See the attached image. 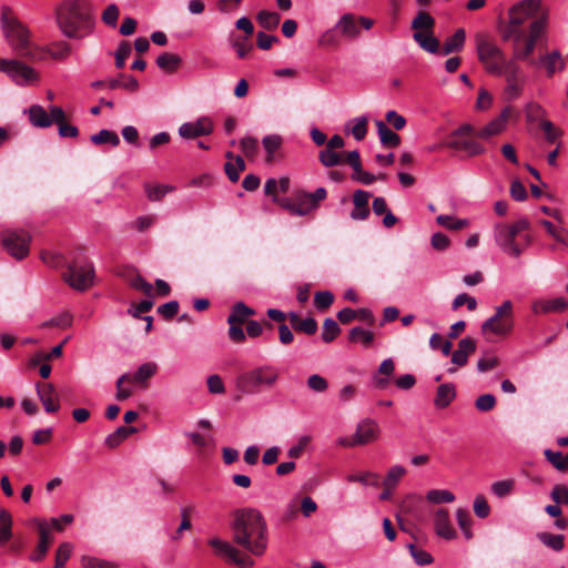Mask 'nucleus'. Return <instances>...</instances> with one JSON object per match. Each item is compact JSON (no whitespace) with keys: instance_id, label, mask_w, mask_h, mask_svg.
Masks as SVG:
<instances>
[{"instance_id":"1","label":"nucleus","mask_w":568,"mask_h":568,"mask_svg":"<svg viewBox=\"0 0 568 568\" xmlns=\"http://www.w3.org/2000/svg\"><path fill=\"white\" fill-rule=\"evenodd\" d=\"M233 541L254 556H262L267 547L266 523L254 508H242L233 514Z\"/></svg>"},{"instance_id":"2","label":"nucleus","mask_w":568,"mask_h":568,"mask_svg":"<svg viewBox=\"0 0 568 568\" xmlns=\"http://www.w3.org/2000/svg\"><path fill=\"white\" fill-rule=\"evenodd\" d=\"M55 23L69 39H82L93 29V17L88 0H67L55 9Z\"/></svg>"},{"instance_id":"3","label":"nucleus","mask_w":568,"mask_h":568,"mask_svg":"<svg viewBox=\"0 0 568 568\" xmlns=\"http://www.w3.org/2000/svg\"><path fill=\"white\" fill-rule=\"evenodd\" d=\"M0 22L7 42L19 57L30 61H39L44 58V49L31 41L29 29L14 16L11 8L2 7Z\"/></svg>"},{"instance_id":"4","label":"nucleus","mask_w":568,"mask_h":568,"mask_svg":"<svg viewBox=\"0 0 568 568\" xmlns=\"http://www.w3.org/2000/svg\"><path fill=\"white\" fill-rule=\"evenodd\" d=\"M373 24L374 21L369 18L345 13L333 28L322 33L318 44L324 48L337 49L341 45L342 39L354 41L359 38L362 29L369 30Z\"/></svg>"},{"instance_id":"5","label":"nucleus","mask_w":568,"mask_h":568,"mask_svg":"<svg viewBox=\"0 0 568 568\" xmlns=\"http://www.w3.org/2000/svg\"><path fill=\"white\" fill-rule=\"evenodd\" d=\"M540 1L539 0H524L509 10V22L501 30V36L505 41L510 39H524L526 33L529 32V22L541 17H546L539 13Z\"/></svg>"},{"instance_id":"6","label":"nucleus","mask_w":568,"mask_h":568,"mask_svg":"<svg viewBox=\"0 0 568 568\" xmlns=\"http://www.w3.org/2000/svg\"><path fill=\"white\" fill-rule=\"evenodd\" d=\"M278 376V371L271 365L256 366L236 377V388L244 394H257L273 387Z\"/></svg>"},{"instance_id":"7","label":"nucleus","mask_w":568,"mask_h":568,"mask_svg":"<svg viewBox=\"0 0 568 568\" xmlns=\"http://www.w3.org/2000/svg\"><path fill=\"white\" fill-rule=\"evenodd\" d=\"M547 17L537 18L529 22V32L524 39H511L514 41L511 60L525 61L530 65H537V61L531 58L535 51L537 40L545 31Z\"/></svg>"},{"instance_id":"8","label":"nucleus","mask_w":568,"mask_h":568,"mask_svg":"<svg viewBox=\"0 0 568 568\" xmlns=\"http://www.w3.org/2000/svg\"><path fill=\"white\" fill-rule=\"evenodd\" d=\"M62 277L72 288L87 291L94 283V266L82 256L70 258Z\"/></svg>"},{"instance_id":"9","label":"nucleus","mask_w":568,"mask_h":568,"mask_svg":"<svg viewBox=\"0 0 568 568\" xmlns=\"http://www.w3.org/2000/svg\"><path fill=\"white\" fill-rule=\"evenodd\" d=\"M477 57L485 70L490 74L500 73L509 59H506L504 51L490 40L477 38Z\"/></svg>"},{"instance_id":"10","label":"nucleus","mask_w":568,"mask_h":568,"mask_svg":"<svg viewBox=\"0 0 568 568\" xmlns=\"http://www.w3.org/2000/svg\"><path fill=\"white\" fill-rule=\"evenodd\" d=\"M326 196L327 192L324 187H318L313 193L298 191L293 199L281 201V205L294 215L304 216L316 209Z\"/></svg>"},{"instance_id":"11","label":"nucleus","mask_w":568,"mask_h":568,"mask_svg":"<svg viewBox=\"0 0 568 568\" xmlns=\"http://www.w3.org/2000/svg\"><path fill=\"white\" fill-rule=\"evenodd\" d=\"M474 138H476L474 126L464 124L450 133L445 146L456 151H465L470 156L483 154L485 148L476 142Z\"/></svg>"},{"instance_id":"12","label":"nucleus","mask_w":568,"mask_h":568,"mask_svg":"<svg viewBox=\"0 0 568 568\" xmlns=\"http://www.w3.org/2000/svg\"><path fill=\"white\" fill-rule=\"evenodd\" d=\"M514 327L513 303L505 301L500 306L496 307L495 314L481 324L484 334L490 332L496 335L506 336Z\"/></svg>"},{"instance_id":"13","label":"nucleus","mask_w":568,"mask_h":568,"mask_svg":"<svg viewBox=\"0 0 568 568\" xmlns=\"http://www.w3.org/2000/svg\"><path fill=\"white\" fill-rule=\"evenodd\" d=\"M500 73H496L497 77H504L506 87L504 93L507 100H515L523 93V88L526 83V75L515 60L509 59L508 62L500 69Z\"/></svg>"},{"instance_id":"14","label":"nucleus","mask_w":568,"mask_h":568,"mask_svg":"<svg viewBox=\"0 0 568 568\" xmlns=\"http://www.w3.org/2000/svg\"><path fill=\"white\" fill-rule=\"evenodd\" d=\"M529 223L526 219L517 221L514 225H497L496 240L499 246H508L509 248H519L521 242L518 237H524L527 244L529 242V234L527 233Z\"/></svg>"},{"instance_id":"15","label":"nucleus","mask_w":568,"mask_h":568,"mask_svg":"<svg viewBox=\"0 0 568 568\" xmlns=\"http://www.w3.org/2000/svg\"><path fill=\"white\" fill-rule=\"evenodd\" d=\"M255 315V310L247 306L243 302H236L227 316L229 337L234 343H243L246 339V335L242 328L243 324H246L250 316Z\"/></svg>"},{"instance_id":"16","label":"nucleus","mask_w":568,"mask_h":568,"mask_svg":"<svg viewBox=\"0 0 568 568\" xmlns=\"http://www.w3.org/2000/svg\"><path fill=\"white\" fill-rule=\"evenodd\" d=\"M0 72L6 73L18 85H30L39 80L34 69L14 59L0 60Z\"/></svg>"},{"instance_id":"17","label":"nucleus","mask_w":568,"mask_h":568,"mask_svg":"<svg viewBox=\"0 0 568 568\" xmlns=\"http://www.w3.org/2000/svg\"><path fill=\"white\" fill-rule=\"evenodd\" d=\"M209 545L214 549L217 556L225 558L240 568H250L254 565V561L250 556L242 554L229 541L222 540L220 538H211L209 540Z\"/></svg>"},{"instance_id":"18","label":"nucleus","mask_w":568,"mask_h":568,"mask_svg":"<svg viewBox=\"0 0 568 568\" xmlns=\"http://www.w3.org/2000/svg\"><path fill=\"white\" fill-rule=\"evenodd\" d=\"M214 130V124L209 116H201L194 122H185L179 128V134L183 139H196L199 136L210 135Z\"/></svg>"},{"instance_id":"19","label":"nucleus","mask_w":568,"mask_h":568,"mask_svg":"<svg viewBox=\"0 0 568 568\" xmlns=\"http://www.w3.org/2000/svg\"><path fill=\"white\" fill-rule=\"evenodd\" d=\"M513 114V108L506 106L501 113L479 130H475L476 138L488 140L491 136L500 134L505 129L509 118Z\"/></svg>"},{"instance_id":"20","label":"nucleus","mask_w":568,"mask_h":568,"mask_svg":"<svg viewBox=\"0 0 568 568\" xmlns=\"http://www.w3.org/2000/svg\"><path fill=\"white\" fill-rule=\"evenodd\" d=\"M433 525L438 537L446 540H453L457 537V531L452 525L449 513L446 508H437L434 511Z\"/></svg>"},{"instance_id":"21","label":"nucleus","mask_w":568,"mask_h":568,"mask_svg":"<svg viewBox=\"0 0 568 568\" xmlns=\"http://www.w3.org/2000/svg\"><path fill=\"white\" fill-rule=\"evenodd\" d=\"M37 394L47 413H57L60 409L59 395L51 383L38 382Z\"/></svg>"},{"instance_id":"22","label":"nucleus","mask_w":568,"mask_h":568,"mask_svg":"<svg viewBox=\"0 0 568 568\" xmlns=\"http://www.w3.org/2000/svg\"><path fill=\"white\" fill-rule=\"evenodd\" d=\"M379 432V426L375 420L371 418L363 419L356 427V432L354 434L355 443H358L359 445L373 443L378 438Z\"/></svg>"},{"instance_id":"23","label":"nucleus","mask_w":568,"mask_h":568,"mask_svg":"<svg viewBox=\"0 0 568 568\" xmlns=\"http://www.w3.org/2000/svg\"><path fill=\"white\" fill-rule=\"evenodd\" d=\"M4 248H29L32 244L31 235L26 231H4L1 235Z\"/></svg>"},{"instance_id":"24","label":"nucleus","mask_w":568,"mask_h":568,"mask_svg":"<svg viewBox=\"0 0 568 568\" xmlns=\"http://www.w3.org/2000/svg\"><path fill=\"white\" fill-rule=\"evenodd\" d=\"M476 341L470 337L462 338L458 342L457 349L452 353V363L457 367H464L468 363V357L476 352Z\"/></svg>"},{"instance_id":"25","label":"nucleus","mask_w":568,"mask_h":568,"mask_svg":"<svg viewBox=\"0 0 568 568\" xmlns=\"http://www.w3.org/2000/svg\"><path fill=\"white\" fill-rule=\"evenodd\" d=\"M568 308V301L564 297L552 300H535L531 303V311L534 314H547L551 312H562Z\"/></svg>"},{"instance_id":"26","label":"nucleus","mask_w":568,"mask_h":568,"mask_svg":"<svg viewBox=\"0 0 568 568\" xmlns=\"http://www.w3.org/2000/svg\"><path fill=\"white\" fill-rule=\"evenodd\" d=\"M38 534H39V544L34 550V552L30 556V559L32 561H41L45 557V555L49 550V547L51 545V541H52L50 529L44 521L39 523Z\"/></svg>"},{"instance_id":"27","label":"nucleus","mask_w":568,"mask_h":568,"mask_svg":"<svg viewBox=\"0 0 568 568\" xmlns=\"http://www.w3.org/2000/svg\"><path fill=\"white\" fill-rule=\"evenodd\" d=\"M51 115L53 116L54 123L58 125L59 134L62 138H75L79 134L77 126L65 121V113L62 108L58 105L51 106Z\"/></svg>"},{"instance_id":"28","label":"nucleus","mask_w":568,"mask_h":568,"mask_svg":"<svg viewBox=\"0 0 568 568\" xmlns=\"http://www.w3.org/2000/svg\"><path fill=\"white\" fill-rule=\"evenodd\" d=\"M288 321L293 329L307 335H313L317 331V322L313 317L302 318L297 313H288Z\"/></svg>"},{"instance_id":"29","label":"nucleus","mask_w":568,"mask_h":568,"mask_svg":"<svg viewBox=\"0 0 568 568\" xmlns=\"http://www.w3.org/2000/svg\"><path fill=\"white\" fill-rule=\"evenodd\" d=\"M29 121L33 126L37 128H49L54 123L51 112L48 113L41 105H31L28 110Z\"/></svg>"},{"instance_id":"30","label":"nucleus","mask_w":568,"mask_h":568,"mask_svg":"<svg viewBox=\"0 0 568 568\" xmlns=\"http://www.w3.org/2000/svg\"><path fill=\"white\" fill-rule=\"evenodd\" d=\"M565 59L559 51H552L540 57L539 63L546 68L548 77H552L555 72L565 69Z\"/></svg>"},{"instance_id":"31","label":"nucleus","mask_w":568,"mask_h":568,"mask_svg":"<svg viewBox=\"0 0 568 568\" xmlns=\"http://www.w3.org/2000/svg\"><path fill=\"white\" fill-rule=\"evenodd\" d=\"M158 366L155 363L148 362L142 364L134 374H129L130 383L146 387L148 381L154 376Z\"/></svg>"},{"instance_id":"32","label":"nucleus","mask_w":568,"mask_h":568,"mask_svg":"<svg viewBox=\"0 0 568 568\" xmlns=\"http://www.w3.org/2000/svg\"><path fill=\"white\" fill-rule=\"evenodd\" d=\"M456 397L455 386L450 383L442 384L436 390L434 405L437 408H446Z\"/></svg>"},{"instance_id":"33","label":"nucleus","mask_w":568,"mask_h":568,"mask_svg":"<svg viewBox=\"0 0 568 568\" xmlns=\"http://www.w3.org/2000/svg\"><path fill=\"white\" fill-rule=\"evenodd\" d=\"M413 39L418 45L426 52L438 53L440 43L434 36V31L430 32H414Z\"/></svg>"},{"instance_id":"34","label":"nucleus","mask_w":568,"mask_h":568,"mask_svg":"<svg viewBox=\"0 0 568 568\" xmlns=\"http://www.w3.org/2000/svg\"><path fill=\"white\" fill-rule=\"evenodd\" d=\"M379 140L387 148H396L400 144V136L392 131L383 121L375 122Z\"/></svg>"},{"instance_id":"35","label":"nucleus","mask_w":568,"mask_h":568,"mask_svg":"<svg viewBox=\"0 0 568 568\" xmlns=\"http://www.w3.org/2000/svg\"><path fill=\"white\" fill-rule=\"evenodd\" d=\"M466 33L464 29H457L455 33L447 38L444 47H443V54L448 55L454 52H459L465 44Z\"/></svg>"},{"instance_id":"36","label":"nucleus","mask_w":568,"mask_h":568,"mask_svg":"<svg viewBox=\"0 0 568 568\" xmlns=\"http://www.w3.org/2000/svg\"><path fill=\"white\" fill-rule=\"evenodd\" d=\"M136 432L138 429L133 426H120L105 438L104 444L106 447L113 449L118 447L122 442H124L130 435L135 434Z\"/></svg>"},{"instance_id":"37","label":"nucleus","mask_w":568,"mask_h":568,"mask_svg":"<svg viewBox=\"0 0 568 568\" xmlns=\"http://www.w3.org/2000/svg\"><path fill=\"white\" fill-rule=\"evenodd\" d=\"M375 334L371 331L364 329L361 326H355L348 332V341L351 343H361L364 347H371L374 343Z\"/></svg>"},{"instance_id":"38","label":"nucleus","mask_w":568,"mask_h":568,"mask_svg":"<svg viewBox=\"0 0 568 568\" xmlns=\"http://www.w3.org/2000/svg\"><path fill=\"white\" fill-rule=\"evenodd\" d=\"M230 40L233 49L235 50L240 59H245L248 55V53L253 50L251 38H247V36H236L234 33H231Z\"/></svg>"},{"instance_id":"39","label":"nucleus","mask_w":568,"mask_h":568,"mask_svg":"<svg viewBox=\"0 0 568 568\" xmlns=\"http://www.w3.org/2000/svg\"><path fill=\"white\" fill-rule=\"evenodd\" d=\"M318 160L323 166L333 168L343 164L344 153L325 146L320 151Z\"/></svg>"},{"instance_id":"40","label":"nucleus","mask_w":568,"mask_h":568,"mask_svg":"<svg viewBox=\"0 0 568 568\" xmlns=\"http://www.w3.org/2000/svg\"><path fill=\"white\" fill-rule=\"evenodd\" d=\"M435 19L426 11H419L412 21V29L415 32L434 31Z\"/></svg>"},{"instance_id":"41","label":"nucleus","mask_w":568,"mask_h":568,"mask_svg":"<svg viewBox=\"0 0 568 568\" xmlns=\"http://www.w3.org/2000/svg\"><path fill=\"white\" fill-rule=\"evenodd\" d=\"M182 60L175 53L163 52L156 59L158 67L169 73H173L181 65Z\"/></svg>"},{"instance_id":"42","label":"nucleus","mask_w":568,"mask_h":568,"mask_svg":"<svg viewBox=\"0 0 568 568\" xmlns=\"http://www.w3.org/2000/svg\"><path fill=\"white\" fill-rule=\"evenodd\" d=\"M40 258L44 264L55 268L65 267L70 260L60 251H41Z\"/></svg>"},{"instance_id":"43","label":"nucleus","mask_w":568,"mask_h":568,"mask_svg":"<svg viewBox=\"0 0 568 568\" xmlns=\"http://www.w3.org/2000/svg\"><path fill=\"white\" fill-rule=\"evenodd\" d=\"M544 455L547 462L550 463L558 471H568V453L564 455L561 452L545 449Z\"/></svg>"},{"instance_id":"44","label":"nucleus","mask_w":568,"mask_h":568,"mask_svg":"<svg viewBox=\"0 0 568 568\" xmlns=\"http://www.w3.org/2000/svg\"><path fill=\"white\" fill-rule=\"evenodd\" d=\"M262 143L267 153L266 162L272 163L274 161L275 152L277 150H280V148L283 144V139L278 134H271V135L264 136L262 140Z\"/></svg>"},{"instance_id":"45","label":"nucleus","mask_w":568,"mask_h":568,"mask_svg":"<svg viewBox=\"0 0 568 568\" xmlns=\"http://www.w3.org/2000/svg\"><path fill=\"white\" fill-rule=\"evenodd\" d=\"M256 20L264 29L275 30L281 21V16L275 11L261 10Z\"/></svg>"},{"instance_id":"46","label":"nucleus","mask_w":568,"mask_h":568,"mask_svg":"<svg viewBox=\"0 0 568 568\" xmlns=\"http://www.w3.org/2000/svg\"><path fill=\"white\" fill-rule=\"evenodd\" d=\"M90 140L95 145L109 143L113 146H118L120 144V139L118 134L114 131H110L106 129H103L99 131L97 134L91 135Z\"/></svg>"},{"instance_id":"47","label":"nucleus","mask_w":568,"mask_h":568,"mask_svg":"<svg viewBox=\"0 0 568 568\" xmlns=\"http://www.w3.org/2000/svg\"><path fill=\"white\" fill-rule=\"evenodd\" d=\"M406 469L400 465L392 466L384 480L382 481L383 486H388V488L395 489L399 480L405 476Z\"/></svg>"},{"instance_id":"48","label":"nucleus","mask_w":568,"mask_h":568,"mask_svg":"<svg viewBox=\"0 0 568 568\" xmlns=\"http://www.w3.org/2000/svg\"><path fill=\"white\" fill-rule=\"evenodd\" d=\"M537 537L544 545H546L547 547H549L556 551H560L565 546V544H564L565 537L562 535H554L550 532H539L537 535Z\"/></svg>"},{"instance_id":"49","label":"nucleus","mask_w":568,"mask_h":568,"mask_svg":"<svg viewBox=\"0 0 568 568\" xmlns=\"http://www.w3.org/2000/svg\"><path fill=\"white\" fill-rule=\"evenodd\" d=\"M426 499L433 504L453 503L455 495L446 489H432L427 493Z\"/></svg>"},{"instance_id":"50","label":"nucleus","mask_w":568,"mask_h":568,"mask_svg":"<svg viewBox=\"0 0 568 568\" xmlns=\"http://www.w3.org/2000/svg\"><path fill=\"white\" fill-rule=\"evenodd\" d=\"M341 333V328L338 324L332 320L326 318L323 322V333H322V339L325 343H332Z\"/></svg>"},{"instance_id":"51","label":"nucleus","mask_w":568,"mask_h":568,"mask_svg":"<svg viewBox=\"0 0 568 568\" xmlns=\"http://www.w3.org/2000/svg\"><path fill=\"white\" fill-rule=\"evenodd\" d=\"M408 550H409L410 556L413 557L414 561L418 566L430 565L433 562V560H434L433 556L429 552H427L426 550L419 548L415 544H409L408 545Z\"/></svg>"},{"instance_id":"52","label":"nucleus","mask_w":568,"mask_h":568,"mask_svg":"<svg viewBox=\"0 0 568 568\" xmlns=\"http://www.w3.org/2000/svg\"><path fill=\"white\" fill-rule=\"evenodd\" d=\"M456 519L465 537L470 539L473 537V532L470 530L471 517L469 511L465 508H458L456 511Z\"/></svg>"},{"instance_id":"53","label":"nucleus","mask_w":568,"mask_h":568,"mask_svg":"<svg viewBox=\"0 0 568 568\" xmlns=\"http://www.w3.org/2000/svg\"><path fill=\"white\" fill-rule=\"evenodd\" d=\"M144 189H145V193H146V196L150 201L152 202H156V201H160L162 200V197L171 192L173 189L169 185H161V184H158V185H152L150 183H146L144 185Z\"/></svg>"},{"instance_id":"54","label":"nucleus","mask_w":568,"mask_h":568,"mask_svg":"<svg viewBox=\"0 0 568 568\" xmlns=\"http://www.w3.org/2000/svg\"><path fill=\"white\" fill-rule=\"evenodd\" d=\"M354 124L351 128V133L355 140L362 141L367 134L368 119L366 116H359L352 121Z\"/></svg>"},{"instance_id":"55","label":"nucleus","mask_w":568,"mask_h":568,"mask_svg":"<svg viewBox=\"0 0 568 568\" xmlns=\"http://www.w3.org/2000/svg\"><path fill=\"white\" fill-rule=\"evenodd\" d=\"M73 546L70 542H62L55 552V564L53 568H64V565L69 560Z\"/></svg>"},{"instance_id":"56","label":"nucleus","mask_w":568,"mask_h":568,"mask_svg":"<svg viewBox=\"0 0 568 568\" xmlns=\"http://www.w3.org/2000/svg\"><path fill=\"white\" fill-rule=\"evenodd\" d=\"M72 324V315L69 312H64L57 317L45 321L41 324V327H59L67 328Z\"/></svg>"},{"instance_id":"57","label":"nucleus","mask_w":568,"mask_h":568,"mask_svg":"<svg viewBox=\"0 0 568 568\" xmlns=\"http://www.w3.org/2000/svg\"><path fill=\"white\" fill-rule=\"evenodd\" d=\"M124 384H131L130 383V378H129V374L121 375L116 379V383H115V386H116L115 398L118 400H120V402H123V400L128 399L133 394L132 389L126 388V387L123 386Z\"/></svg>"},{"instance_id":"58","label":"nucleus","mask_w":568,"mask_h":568,"mask_svg":"<svg viewBox=\"0 0 568 568\" xmlns=\"http://www.w3.org/2000/svg\"><path fill=\"white\" fill-rule=\"evenodd\" d=\"M334 302V295L329 291H318L314 295V305L320 311L331 307Z\"/></svg>"},{"instance_id":"59","label":"nucleus","mask_w":568,"mask_h":568,"mask_svg":"<svg viewBox=\"0 0 568 568\" xmlns=\"http://www.w3.org/2000/svg\"><path fill=\"white\" fill-rule=\"evenodd\" d=\"M436 221L439 225L449 230H460L467 225L466 220L455 219L450 215H438Z\"/></svg>"},{"instance_id":"60","label":"nucleus","mask_w":568,"mask_h":568,"mask_svg":"<svg viewBox=\"0 0 568 568\" xmlns=\"http://www.w3.org/2000/svg\"><path fill=\"white\" fill-rule=\"evenodd\" d=\"M312 438L311 436L308 435H304V436H301L297 440V444L292 446L288 450H287V456L291 458V459H297L302 456V454L304 453V450L307 448V446L310 445Z\"/></svg>"},{"instance_id":"61","label":"nucleus","mask_w":568,"mask_h":568,"mask_svg":"<svg viewBox=\"0 0 568 568\" xmlns=\"http://www.w3.org/2000/svg\"><path fill=\"white\" fill-rule=\"evenodd\" d=\"M50 54L53 59L63 60L71 53V45L65 41H58L52 44Z\"/></svg>"},{"instance_id":"62","label":"nucleus","mask_w":568,"mask_h":568,"mask_svg":"<svg viewBox=\"0 0 568 568\" xmlns=\"http://www.w3.org/2000/svg\"><path fill=\"white\" fill-rule=\"evenodd\" d=\"M306 385L310 389L316 393H324L328 388L326 378L318 374L311 375L306 381Z\"/></svg>"},{"instance_id":"63","label":"nucleus","mask_w":568,"mask_h":568,"mask_svg":"<svg viewBox=\"0 0 568 568\" xmlns=\"http://www.w3.org/2000/svg\"><path fill=\"white\" fill-rule=\"evenodd\" d=\"M81 566L82 568H116V565L111 561L83 556L81 558Z\"/></svg>"},{"instance_id":"64","label":"nucleus","mask_w":568,"mask_h":568,"mask_svg":"<svg viewBox=\"0 0 568 568\" xmlns=\"http://www.w3.org/2000/svg\"><path fill=\"white\" fill-rule=\"evenodd\" d=\"M550 497L556 504L568 505V487L561 484L555 485Z\"/></svg>"}]
</instances>
